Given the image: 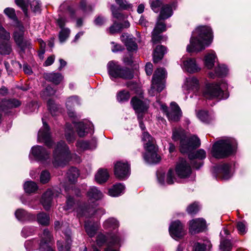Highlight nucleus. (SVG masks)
Returning a JSON list of instances; mask_svg holds the SVG:
<instances>
[{"instance_id": "obj_30", "label": "nucleus", "mask_w": 251, "mask_h": 251, "mask_svg": "<svg viewBox=\"0 0 251 251\" xmlns=\"http://www.w3.org/2000/svg\"><path fill=\"white\" fill-rule=\"evenodd\" d=\"M70 234L71 232L70 229H68L65 233L66 242V245L65 246V247L63 246L62 242L59 241H57V245L59 251H70V249L71 248V244L72 242Z\"/></svg>"}, {"instance_id": "obj_3", "label": "nucleus", "mask_w": 251, "mask_h": 251, "mask_svg": "<svg viewBox=\"0 0 251 251\" xmlns=\"http://www.w3.org/2000/svg\"><path fill=\"white\" fill-rule=\"evenodd\" d=\"M53 161L55 167H64L72 158V155L69 147L64 141L59 142L53 153Z\"/></svg>"}, {"instance_id": "obj_50", "label": "nucleus", "mask_w": 251, "mask_h": 251, "mask_svg": "<svg viewBox=\"0 0 251 251\" xmlns=\"http://www.w3.org/2000/svg\"><path fill=\"white\" fill-rule=\"evenodd\" d=\"M220 251H231L232 245L230 241L227 239H223L221 241L220 245Z\"/></svg>"}, {"instance_id": "obj_43", "label": "nucleus", "mask_w": 251, "mask_h": 251, "mask_svg": "<svg viewBox=\"0 0 251 251\" xmlns=\"http://www.w3.org/2000/svg\"><path fill=\"white\" fill-rule=\"evenodd\" d=\"M24 187L25 192L27 193H34L38 188L37 184L32 181H27L25 182L24 184Z\"/></svg>"}, {"instance_id": "obj_12", "label": "nucleus", "mask_w": 251, "mask_h": 251, "mask_svg": "<svg viewBox=\"0 0 251 251\" xmlns=\"http://www.w3.org/2000/svg\"><path fill=\"white\" fill-rule=\"evenodd\" d=\"M166 72L163 68H158L153 75L152 81L153 84H157L158 92H161L165 87L163 79L166 76Z\"/></svg>"}, {"instance_id": "obj_13", "label": "nucleus", "mask_w": 251, "mask_h": 251, "mask_svg": "<svg viewBox=\"0 0 251 251\" xmlns=\"http://www.w3.org/2000/svg\"><path fill=\"white\" fill-rule=\"evenodd\" d=\"M60 193L53 190L48 189L44 193L41 199V203L46 210L50 209L52 202L53 198L58 197Z\"/></svg>"}, {"instance_id": "obj_31", "label": "nucleus", "mask_w": 251, "mask_h": 251, "mask_svg": "<svg viewBox=\"0 0 251 251\" xmlns=\"http://www.w3.org/2000/svg\"><path fill=\"white\" fill-rule=\"evenodd\" d=\"M85 229L89 237H93L95 235L98 230V225L97 223H93L87 221L85 222Z\"/></svg>"}, {"instance_id": "obj_54", "label": "nucleus", "mask_w": 251, "mask_h": 251, "mask_svg": "<svg viewBox=\"0 0 251 251\" xmlns=\"http://www.w3.org/2000/svg\"><path fill=\"white\" fill-rule=\"evenodd\" d=\"M48 106L49 110L52 115H55V113L58 110V106L54 103V101L51 99L48 101Z\"/></svg>"}, {"instance_id": "obj_46", "label": "nucleus", "mask_w": 251, "mask_h": 251, "mask_svg": "<svg viewBox=\"0 0 251 251\" xmlns=\"http://www.w3.org/2000/svg\"><path fill=\"white\" fill-rule=\"evenodd\" d=\"M123 28L121 24L114 22L113 24L106 29V31L110 34H114L120 32Z\"/></svg>"}, {"instance_id": "obj_9", "label": "nucleus", "mask_w": 251, "mask_h": 251, "mask_svg": "<svg viewBox=\"0 0 251 251\" xmlns=\"http://www.w3.org/2000/svg\"><path fill=\"white\" fill-rule=\"evenodd\" d=\"M176 172L180 178L188 177L191 174V168L185 160L181 158L176 167Z\"/></svg>"}, {"instance_id": "obj_32", "label": "nucleus", "mask_w": 251, "mask_h": 251, "mask_svg": "<svg viewBox=\"0 0 251 251\" xmlns=\"http://www.w3.org/2000/svg\"><path fill=\"white\" fill-rule=\"evenodd\" d=\"M142 139L144 142V146L146 150H153L154 140L148 132L145 131L143 133Z\"/></svg>"}, {"instance_id": "obj_21", "label": "nucleus", "mask_w": 251, "mask_h": 251, "mask_svg": "<svg viewBox=\"0 0 251 251\" xmlns=\"http://www.w3.org/2000/svg\"><path fill=\"white\" fill-rule=\"evenodd\" d=\"M181 111L178 105L175 102L171 103V109L167 113V117L169 120L172 121H178L181 116Z\"/></svg>"}, {"instance_id": "obj_36", "label": "nucleus", "mask_w": 251, "mask_h": 251, "mask_svg": "<svg viewBox=\"0 0 251 251\" xmlns=\"http://www.w3.org/2000/svg\"><path fill=\"white\" fill-rule=\"evenodd\" d=\"M109 175L107 170L100 169L95 176V179L99 183L106 182L109 178Z\"/></svg>"}, {"instance_id": "obj_22", "label": "nucleus", "mask_w": 251, "mask_h": 251, "mask_svg": "<svg viewBox=\"0 0 251 251\" xmlns=\"http://www.w3.org/2000/svg\"><path fill=\"white\" fill-rule=\"evenodd\" d=\"M121 40L125 43L128 50L133 51L137 49L138 46L135 39L132 38L127 33H123L121 36Z\"/></svg>"}, {"instance_id": "obj_57", "label": "nucleus", "mask_w": 251, "mask_h": 251, "mask_svg": "<svg viewBox=\"0 0 251 251\" xmlns=\"http://www.w3.org/2000/svg\"><path fill=\"white\" fill-rule=\"evenodd\" d=\"M116 3L119 5L120 8L123 10H127L131 7V5L128 3L127 2L124 0H115Z\"/></svg>"}, {"instance_id": "obj_1", "label": "nucleus", "mask_w": 251, "mask_h": 251, "mask_svg": "<svg viewBox=\"0 0 251 251\" xmlns=\"http://www.w3.org/2000/svg\"><path fill=\"white\" fill-rule=\"evenodd\" d=\"M212 39V33L210 27L200 26L193 32L190 44L187 46L188 52L201 51L208 46Z\"/></svg>"}, {"instance_id": "obj_40", "label": "nucleus", "mask_w": 251, "mask_h": 251, "mask_svg": "<svg viewBox=\"0 0 251 251\" xmlns=\"http://www.w3.org/2000/svg\"><path fill=\"white\" fill-rule=\"evenodd\" d=\"M197 117L202 122L209 123L212 120V117L209 115L208 112L205 110H200L198 112Z\"/></svg>"}, {"instance_id": "obj_45", "label": "nucleus", "mask_w": 251, "mask_h": 251, "mask_svg": "<svg viewBox=\"0 0 251 251\" xmlns=\"http://www.w3.org/2000/svg\"><path fill=\"white\" fill-rule=\"evenodd\" d=\"M80 104L79 99L77 96H73L69 97L66 102V105L67 109H71L75 105Z\"/></svg>"}, {"instance_id": "obj_23", "label": "nucleus", "mask_w": 251, "mask_h": 251, "mask_svg": "<svg viewBox=\"0 0 251 251\" xmlns=\"http://www.w3.org/2000/svg\"><path fill=\"white\" fill-rule=\"evenodd\" d=\"M184 90L189 93L190 91H197L199 89V83L198 79L195 77H189L186 79L183 86Z\"/></svg>"}, {"instance_id": "obj_16", "label": "nucleus", "mask_w": 251, "mask_h": 251, "mask_svg": "<svg viewBox=\"0 0 251 251\" xmlns=\"http://www.w3.org/2000/svg\"><path fill=\"white\" fill-rule=\"evenodd\" d=\"M173 139L174 141L180 140V151H185L184 141L186 138L184 130L180 127L175 128L173 130Z\"/></svg>"}, {"instance_id": "obj_42", "label": "nucleus", "mask_w": 251, "mask_h": 251, "mask_svg": "<svg viewBox=\"0 0 251 251\" xmlns=\"http://www.w3.org/2000/svg\"><path fill=\"white\" fill-rule=\"evenodd\" d=\"M130 97L129 92L126 90H122L117 93V100L121 103L127 101Z\"/></svg>"}, {"instance_id": "obj_52", "label": "nucleus", "mask_w": 251, "mask_h": 251, "mask_svg": "<svg viewBox=\"0 0 251 251\" xmlns=\"http://www.w3.org/2000/svg\"><path fill=\"white\" fill-rule=\"evenodd\" d=\"M70 30L68 28H62L59 33V39L60 42H64L69 36Z\"/></svg>"}, {"instance_id": "obj_33", "label": "nucleus", "mask_w": 251, "mask_h": 251, "mask_svg": "<svg viewBox=\"0 0 251 251\" xmlns=\"http://www.w3.org/2000/svg\"><path fill=\"white\" fill-rule=\"evenodd\" d=\"M93 126V125L90 122L86 124H84L83 122L77 123L76 125V128L78 136L81 137L84 136L86 133L88 132V131H85V129L88 127L91 128Z\"/></svg>"}, {"instance_id": "obj_19", "label": "nucleus", "mask_w": 251, "mask_h": 251, "mask_svg": "<svg viewBox=\"0 0 251 251\" xmlns=\"http://www.w3.org/2000/svg\"><path fill=\"white\" fill-rule=\"evenodd\" d=\"M21 102L17 99H1L0 98V110L5 111L9 109L19 107Z\"/></svg>"}, {"instance_id": "obj_6", "label": "nucleus", "mask_w": 251, "mask_h": 251, "mask_svg": "<svg viewBox=\"0 0 251 251\" xmlns=\"http://www.w3.org/2000/svg\"><path fill=\"white\" fill-rule=\"evenodd\" d=\"M107 241L108 247L104 251H117L112 249L111 247L113 246L118 245L120 242V238L118 235L114 234L111 235L108 239H106L105 236L102 234H99L97 237V244L101 246Z\"/></svg>"}, {"instance_id": "obj_14", "label": "nucleus", "mask_w": 251, "mask_h": 251, "mask_svg": "<svg viewBox=\"0 0 251 251\" xmlns=\"http://www.w3.org/2000/svg\"><path fill=\"white\" fill-rule=\"evenodd\" d=\"M189 158L191 160V163L193 167L198 169L202 165V162L199 161L198 162L195 160L196 159L202 160L206 157V152L202 149H200L195 152H190L188 155Z\"/></svg>"}, {"instance_id": "obj_38", "label": "nucleus", "mask_w": 251, "mask_h": 251, "mask_svg": "<svg viewBox=\"0 0 251 251\" xmlns=\"http://www.w3.org/2000/svg\"><path fill=\"white\" fill-rule=\"evenodd\" d=\"M24 27L19 25L17 27L14 33V39L16 44H19L24 39Z\"/></svg>"}, {"instance_id": "obj_51", "label": "nucleus", "mask_w": 251, "mask_h": 251, "mask_svg": "<svg viewBox=\"0 0 251 251\" xmlns=\"http://www.w3.org/2000/svg\"><path fill=\"white\" fill-rule=\"evenodd\" d=\"M118 223L114 218H109L103 223V226L105 228H115L118 226Z\"/></svg>"}, {"instance_id": "obj_64", "label": "nucleus", "mask_w": 251, "mask_h": 251, "mask_svg": "<svg viewBox=\"0 0 251 251\" xmlns=\"http://www.w3.org/2000/svg\"><path fill=\"white\" fill-rule=\"evenodd\" d=\"M80 6L81 9L85 12L92 11L93 7L91 5H87L86 0H81Z\"/></svg>"}, {"instance_id": "obj_39", "label": "nucleus", "mask_w": 251, "mask_h": 251, "mask_svg": "<svg viewBox=\"0 0 251 251\" xmlns=\"http://www.w3.org/2000/svg\"><path fill=\"white\" fill-rule=\"evenodd\" d=\"M79 175L78 171L76 168L71 167L67 173V176L70 183H74L76 181Z\"/></svg>"}, {"instance_id": "obj_63", "label": "nucleus", "mask_w": 251, "mask_h": 251, "mask_svg": "<svg viewBox=\"0 0 251 251\" xmlns=\"http://www.w3.org/2000/svg\"><path fill=\"white\" fill-rule=\"evenodd\" d=\"M4 13L10 19L15 20L16 19V16L15 10L12 8H6L4 10Z\"/></svg>"}, {"instance_id": "obj_55", "label": "nucleus", "mask_w": 251, "mask_h": 251, "mask_svg": "<svg viewBox=\"0 0 251 251\" xmlns=\"http://www.w3.org/2000/svg\"><path fill=\"white\" fill-rule=\"evenodd\" d=\"M176 179L173 170L170 169L166 175V183L168 184H172L174 183Z\"/></svg>"}, {"instance_id": "obj_5", "label": "nucleus", "mask_w": 251, "mask_h": 251, "mask_svg": "<svg viewBox=\"0 0 251 251\" xmlns=\"http://www.w3.org/2000/svg\"><path fill=\"white\" fill-rule=\"evenodd\" d=\"M203 96L207 99L217 98L221 100L226 99L228 97L227 95H224L223 91L221 90L219 85L217 83L206 84L203 91Z\"/></svg>"}, {"instance_id": "obj_61", "label": "nucleus", "mask_w": 251, "mask_h": 251, "mask_svg": "<svg viewBox=\"0 0 251 251\" xmlns=\"http://www.w3.org/2000/svg\"><path fill=\"white\" fill-rule=\"evenodd\" d=\"M50 179V174L47 171L42 172L40 176V181L42 183L45 184L47 183Z\"/></svg>"}, {"instance_id": "obj_62", "label": "nucleus", "mask_w": 251, "mask_h": 251, "mask_svg": "<svg viewBox=\"0 0 251 251\" xmlns=\"http://www.w3.org/2000/svg\"><path fill=\"white\" fill-rule=\"evenodd\" d=\"M17 45L23 51H24L26 49L30 47L31 43L29 40L23 39L20 42V43H19V44H17Z\"/></svg>"}, {"instance_id": "obj_18", "label": "nucleus", "mask_w": 251, "mask_h": 251, "mask_svg": "<svg viewBox=\"0 0 251 251\" xmlns=\"http://www.w3.org/2000/svg\"><path fill=\"white\" fill-rule=\"evenodd\" d=\"M31 153L36 159L39 160L48 159L50 154V152L48 151L44 147L40 146L32 147Z\"/></svg>"}, {"instance_id": "obj_8", "label": "nucleus", "mask_w": 251, "mask_h": 251, "mask_svg": "<svg viewBox=\"0 0 251 251\" xmlns=\"http://www.w3.org/2000/svg\"><path fill=\"white\" fill-rule=\"evenodd\" d=\"M43 126L38 132V139L40 142H44L45 145L49 148L52 146L53 142L50 138V127L47 124L43 121Z\"/></svg>"}, {"instance_id": "obj_44", "label": "nucleus", "mask_w": 251, "mask_h": 251, "mask_svg": "<svg viewBox=\"0 0 251 251\" xmlns=\"http://www.w3.org/2000/svg\"><path fill=\"white\" fill-rule=\"evenodd\" d=\"M15 214L16 217L20 221L29 220L31 218L30 214L22 209L16 210Z\"/></svg>"}, {"instance_id": "obj_20", "label": "nucleus", "mask_w": 251, "mask_h": 251, "mask_svg": "<svg viewBox=\"0 0 251 251\" xmlns=\"http://www.w3.org/2000/svg\"><path fill=\"white\" fill-rule=\"evenodd\" d=\"M200 145V140L196 136H193L188 139L186 138L184 145V147L185 148L186 151H185L180 152L182 153H186L192 149L198 148Z\"/></svg>"}, {"instance_id": "obj_60", "label": "nucleus", "mask_w": 251, "mask_h": 251, "mask_svg": "<svg viewBox=\"0 0 251 251\" xmlns=\"http://www.w3.org/2000/svg\"><path fill=\"white\" fill-rule=\"evenodd\" d=\"M227 69L225 65L219 66L215 68V73L218 76H223L226 74Z\"/></svg>"}, {"instance_id": "obj_48", "label": "nucleus", "mask_w": 251, "mask_h": 251, "mask_svg": "<svg viewBox=\"0 0 251 251\" xmlns=\"http://www.w3.org/2000/svg\"><path fill=\"white\" fill-rule=\"evenodd\" d=\"M151 9L155 13H158L163 5L161 0H150Z\"/></svg>"}, {"instance_id": "obj_41", "label": "nucleus", "mask_w": 251, "mask_h": 251, "mask_svg": "<svg viewBox=\"0 0 251 251\" xmlns=\"http://www.w3.org/2000/svg\"><path fill=\"white\" fill-rule=\"evenodd\" d=\"M76 146L77 149V151L80 152L87 150H90L95 148L94 146L92 147L90 143L84 141H78L76 142Z\"/></svg>"}, {"instance_id": "obj_28", "label": "nucleus", "mask_w": 251, "mask_h": 251, "mask_svg": "<svg viewBox=\"0 0 251 251\" xmlns=\"http://www.w3.org/2000/svg\"><path fill=\"white\" fill-rule=\"evenodd\" d=\"M160 14L158 19L159 20H164L170 17L173 14L172 6L169 4L163 5L160 10Z\"/></svg>"}, {"instance_id": "obj_7", "label": "nucleus", "mask_w": 251, "mask_h": 251, "mask_svg": "<svg viewBox=\"0 0 251 251\" xmlns=\"http://www.w3.org/2000/svg\"><path fill=\"white\" fill-rule=\"evenodd\" d=\"M114 174L120 179L127 178L130 174L129 165L126 162H117L115 165Z\"/></svg>"}, {"instance_id": "obj_27", "label": "nucleus", "mask_w": 251, "mask_h": 251, "mask_svg": "<svg viewBox=\"0 0 251 251\" xmlns=\"http://www.w3.org/2000/svg\"><path fill=\"white\" fill-rule=\"evenodd\" d=\"M230 166L227 164H224L218 167L219 177L223 179L227 180L231 177L229 172Z\"/></svg>"}, {"instance_id": "obj_59", "label": "nucleus", "mask_w": 251, "mask_h": 251, "mask_svg": "<svg viewBox=\"0 0 251 251\" xmlns=\"http://www.w3.org/2000/svg\"><path fill=\"white\" fill-rule=\"evenodd\" d=\"M161 21L162 20H159L158 19L155 27L153 29V30H155L160 33L166 30V25L164 22Z\"/></svg>"}, {"instance_id": "obj_49", "label": "nucleus", "mask_w": 251, "mask_h": 251, "mask_svg": "<svg viewBox=\"0 0 251 251\" xmlns=\"http://www.w3.org/2000/svg\"><path fill=\"white\" fill-rule=\"evenodd\" d=\"M12 51L11 46L9 43L3 42L0 44V53L1 54H9Z\"/></svg>"}, {"instance_id": "obj_11", "label": "nucleus", "mask_w": 251, "mask_h": 251, "mask_svg": "<svg viewBox=\"0 0 251 251\" xmlns=\"http://www.w3.org/2000/svg\"><path fill=\"white\" fill-rule=\"evenodd\" d=\"M52 236L48 229H45L40 234L41 241L39 249L40 251H54L50 246Z\"/></svg>"}, {"instance_id": "obj_4", "label": "nucleus", "mask_w": 251, "mask_h": 251, "mask_svg": "<svg viewBox=\"0 0 251 251\" xmlns=\"http://www.w3.org/2000/svg\"><path fill=\"white\" fill-rule=\"evenodd\" d=\"M107 70L109 75L114 78L130 79L133 77V74L130 69L122 67L114 61L108 62Z\"/></svg>"}, {"instance_id": "obj_58", "label": "nucleus", "mask_w": 251, "mask_h": 251, "mask_svg": "<svg viewBox=\"0 0 251 251\" xmlns=\"http://www.w3.org/2000/svg\"><path fill=\"white\" fill-rule=\"evenodd\" d=\"M65 137L69 143L73 142L75 141V133L73 129H66Z\"/></svg>"}, {"instance_id": "obj_29", "label": "nucleus", "mask_w": 251, "mask_h": 251, "mask_svg": "<svg viewBox=\"0 0 251 251\" xmlns=\"http://www.w3.org/2000/svg\"><path fill=\"white\" fill-rule=\"evenodd\" d=\"M166 47L162 45L156 46L154 50L153 58L154 63H157L160 61L163 57L164 55L166 52Z\"/></svg>"}, {"instance_id": "obj_37", "label": "nucleus", "mask_w": 251, "mask_h": 251, "mask_svg": "<svg viewBox=\"0 0 251 251\" xmlns=\"http://www.w3.org/2000/svg\"><path fill=\"white\" fill-rule=\"evenodd\" d=\"M216 55L213 51L207 53L204 58V64L206 67L208 69L213 68L215 62Z\"/></svg>"}, {"instance_id": "obj_17", "label": "nucleus", "mask_w": 251, "mask_h": 251, "mask_svg": "<svg viewBox=\"0 0 251 251\" xmlns=\"http://www.w3.org/2000/svg\"><path fill=\"white\" fill-rule=\"evenodd\" d=\"M206 222L203 219H196L190 222L189 230L192 234L202 231L205 227Z\"/></svg>"}, {"instance_id": "obj_53", "label": "nucleus", "mask_w": 251, "mask_h": 251, "mask_svg": "<svg viewBox=\"0 0 251 251\" xmlns=\"http://www.w3.org/2000/svg\"><path fill=\"white\" fill-rule=\"evenodd\" d=\"M55 93V90L50 86H48L41 93V97L43 99H47L48 97L52 96Z\"/></svg>"}, {"instance_id": "obj_24", "label": "nucleus", "mask_w": 251, "mask_h": 251, "mask_svg": "<svg viewBox=\"0 0 251 251\" xmlns=\"http://www.w3.org/2000/svg\"><path fill=\"white\" fill-rule=\"evenodd\" d=\"M183 65L184 69L190 73H195L200 70L194 58H188L183 61Z\"/></svg>"}, {"instance_id": "obj_35", "label": "nucleus", "mask_w": 251, "mask_h": 251, "mask_svg": "<svg viewBox=\"0 0 251 251\" xmlns=\"http://www.w3.org/2000/svg\"><path fill=\"white\" fill-rule=\"evenodd\" d=\"M125 190V186L122 183L116 184L109 189V195L112 197H117L123 193Z\"/></svg>"}, {"instance_id": "obj_15", "label": "nucleus", "mask_w": 251, "mask_h": 251, "mask_svg": "<svg viewBox=\"0 0 251 251\" xmlns=\"http://www.w3.org/2000/svg\"><path fill=\"white\" fill-rule=\"evenodd\" d=\"M130 103L136 113L138 114V118H139L140 116L143 115L142 113L147 111L149 107L148 105L145 101L138 99L137 97H133Z\"/></svg>"}, {"instance_id": "obj_26", "label": "nucleus", "mask_w": 251, "mask_h": 251, "mask_svg": "<svg viewBox=\"0 0 251 251\" xmlns=\"http://www.w3.org/2000/svg\"><path fill=\"white\" fill-rule=\"evenodd\" d=\"M147 153L144 155V158L148 163H156L160 160V156L156 152V149L154 146V149L152 150H146Z\"/></svg>"}, {"instance_id": "obj_25", "label": "nucleus", "mask_w": 251, "mask_h": 251, "mask_svg": "<svg viewBox=\"0 0 251 251\" xmlns=\"http://www.w3.org/2000/svg\"><path fill=\"white\" fill-rule=\"evenodd\" d=\"M44 77L46 80L51 82L56 85L59 84L63 79L62 74L59 73H45Z\"/></svg>"}, {"instance_id": "obj_2", "label": "nucleus", "mask_w": 251, "mask_h": 251, "mask_svg": "<svg viewBox=\"0 0 251 251\" xmlns=\"http://www.w3.org/2000/svg\"><path fill=\"white\" fill-rule=\"evenodd\" d=\"M236 145V141L233 138H226L220 140L213 145L212 155L217 159L226 158L234 152Z\"/></svg>"}, {"instance_id": "obj_56", "label": "nucleus", "mask_w": 251, "mask_h": 251, "mask_svg": "<svg viewBox=\"0 0 251 251\" xmlns=\"http://www.w3.org/2000/svg\"><path fill=\"white\" fill-rule=\"evenodd\" d=\"M199 210V206L197 203L194 202L189 205L187 208V211L189 214H195Z\"/></svg>"}, {"instance_id": "obj_47", "label": "nucleus", "mask_w": 251, "mask_h": 251, "mask_svg": "<svg viewBox=\"0 0 251 251\" xmlns=\"http://www.w3.org/2000/svg\"><path fill=\"white\" fill-rule=\"evenodd\" d=\"M37 219L38 222L42 225L47 226L50 223L49 216L44 212L38 214Z\"/></svg>"}, {"instance_id": "obj_10", "label": "nucleus", "mask_w": 251, "mask_h": 251, "mask_svg": "<svg viewBox=\"0 0 251 251\" xmlns=\"http://www.w3.org/2000/svg\"><path fill=\"white\" fill-rule=\"evenodd\" d=\"M169 232L171 236L175 239L181 238L185 234L183 226L179 221L171 223L169 227Z\"/></svg>"}, {"instance_id": "obj_34", "label": "nucleus", "mask_w": 251, "mask_h": 251, "mask_svg": "<svg viewBox=\"0 0 251 251\" xmlns=\"http://www.w3.org/2000/svg\"><path fill=\"white\" fill-rule=\"evenodd\" d=\"M103 196L102 193L96 187H91L87 192V197L91 200H99L101 199Z\"/></svg>"}]
</instances>
